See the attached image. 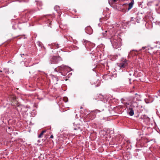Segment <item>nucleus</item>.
<instances>
[{"instance_id": "1", "label": "nucleus", "mask_w": 160, "mask_h": 160, "mask_svg": "<svg viewBox=\"0 0 160 160\" xmlns=\"http://www.w3.org/2000/svg\"><path fill=\"white\" fill-rule=\"evenodd\" d=\"M128 61L125 59L121 63H118V65L120 69H123L127 68L128 67Z\"/></svg>"}, {"instance_id": "2", "label": "nucleus", "mask_w": 160, "mask_h": 160, "mask_svg": "<svg viewBox=\"0 0 160 160\" xmlns=\"http://www.w3.org/2000/svg\"><path fill=\"white\" fill-rule=\"evenodd\" d=\"M60 57L57 56H53L51 58L50 61V63L52 64H56L58 63L60 60Z\"/></svg>"}, {"instance_id": "3", "label": "nucleus", "mask_w": 160, "mask_h": 160, "mask_svg": "<svg viewBox=\"0 0 160 160\" xmlns=\"http://www.w3.org/2000/svg\"><path fill=\"white\" fill-rule=\"evenodd\" d=\"M61 70H62V72H65L63 73V74H62L63 75H65L67 73V72H69V71L70 70V68L66 66L62 65L61 66Z\"/></svg>"}, {"instance_id": "4", "label": "nucleus", "mask_w": 160, "mask_h": 160, "mask_svg": "<svg viewBox=\"0 0 160 160\" xmlns=\"http://www.w3.org/2000/svg\"><path fill=\"white\" fill-rule=\"evenodd\" d=\"M130 107L132 108H135L138 107V104L135 101H134V99L132 100V104L130 105Z\"/></svg>"}, {"instance_id": "5", "label": "nucleus", "mask_w": 160, "mask_h": 160, "mask_svg": "<svg viewBox=\"0 0 160 160\" xmlns=\"http://www.w3.org/2000/svg\"><path fill=\"white\" fill-rule=\"evenodd\" d=\"M141 97L140 95H138L137 93H136L135 95L132 100L134 99V101H135V99H136L137 101H141Z\"/></svg>"}, {"instance_id": "6", "label": "nucleus", "mask_w": 160, "mask_h": 160, "mask_svg": "<svg viewBox=\"0 0 160 160\" xmlns=\"http://www.w3.org/2000/svg\"><path fill=\"white\" fill-rule=\"evenodd\" d=\"M86 117L87 118H88L90 120H92L95 118V116L93 114L90 113L89 114H88L86 116Z\"/></svg>"}, {"instance_id": "7", "label": "nucleus", "mask_w": 160, "mask_h": 160, "mask_svg": "<svg viewBox=\"0 0 160 160\" xmlns=\"http://www.w3.org/2000/svg\"><path fill=\"white\" fill-rule=\"evenodd\" d=\"M134 3V1L133 0H132L131 2L130 3L128 4L129 7L128 9V10H129L131 9L132 7L133 6Z\"/></svg>"}, {"instance_id": "8", "label": "nucleus", "mask_w": 160, "mask_h": 160, "mask_svg": "<svg viewBox=\"0 0 160 160\" xmlns=\"http://www.w3.org/2000/svg\"><path fill=\"white\" fill-rule=\"evenodd\" d=\"M129 110H130V112H129V114L131 116H132L134 115V111L133 110V108H129Z\"/></svg>"}, {"instance_id": "9", "label": "nucleus", "mask_w": 160, "mask_h": 160, "mask_svg": "<svg viewBox=\"0 0 160 160\" xmlns=\"http://www.w3.org/2000/svg\"><path fill=\"white\" fill-rule=\"evenodd\" d=\"M52 48H59V45L56 43H53L52 44Z\"/></svg>"}, {"instance_id": "10", "label": "nucleus", "mask_w": 160, "mask_h": 160, "mask_svg": "<svg viewBox=\"0 0 160 160\" xmlns=\"http://www.w3.org/2000/svg\"><path fill=\"white\" fill-rule=\"evenodd\" d=\"M45 132H46L45 131H42V132H41V133H40V135L38 136V138H41V137L43 135V133Z\"/></svg>"}, {"instance_id": "11", "label": "nucleus", "mask_w": 160, "mask_h": 160, "mask_svg": "<svg viewBox=\"0 0 160 160\" xmlns=\"http://www.w3.org/2000/svg\"><path fill=\"white\" fill-rule=\"evenodd\" d=\"M87 29H90L91 30V31L90 32V33H91L92 32V30L90 26H88L86 28V31Z\"/></svg>"}, {"instance_id": "12", "label": "nucleus", "mask_w": 160, "mask_h": 160, "mask_svg": "<svg viewBox=\"0 0 160 160\" xmlns=\"http://www.w3.org/2000/svg\"><path fill=\"white\" fill-rule=\"evenodd\" d=\"M63 100L66 102L68 101V98L67 97H65L63 98Z\"/></svg>"}, {"instance_id": "13", "label": "nucleus", "mask_w": 160, "mask_h": 160, "mask_svg": "<svg viewBox=\"0 0 160 160\" xmlns=\"http://www.w3.org/2000/svg\"><path fill=\"white\" fill-rule=\"evenodd\" d=\"M80 129L81 131H82L80 129V127H78V128H75L74 129V130H77L78 129Z\"/></svg>"}, {"instance_id": "14", "label": "nucleus", "mask_w": 160, "mask_h": 160, "mask_svg": "<svg viewBox=\"0 0 160 160\" xmlns=\"http://www.w3.org/2000/svg\"><path fill=\"white\" fill-rule=\"evenodd\" d=\"M50 138H53V136L52 135H51L50 136Z\"/></svg>"}, {"instance_id": "15", "label": "nucleus", "mask_w": 160, "mask_h": 160, "mask_svg": "<svg viewBox=\"0 0 160 160\" xmlns=\"http://www.w3.org/2000/svg\"><path fill=\"white\" fill-rule=\"evenodd\" d=\"M113 2H115L117 1V0H112Z\"/></svg>"}, {"instance_id": "16", "label": "nucleus", "mask_w": 160, "mask_h": 160, "mask_svg": "<svg viewBox=\"0 0 160 160\" xmlns=\"http://www.w3.org/2000/svg\"><path fill=\"white\" fill-rule=\"evenodd\" d=\"M143 118H146V116L145 115L143 116Z\"/></svg>"}, {"instance_id": "17", "label": "nucleus", "mask_w": 160, "mask_h": 160, "mask_svg": "<svg viewBox=\"0 0 160 160\" xmlns=\"http://www.w3.org/2000/svg\"><path fill=\"white\" fill-rule=\"evenodd\" d=\"M158 95H159V96H160V93H159V92H158Z\"/></svg>"}, {"instance_id": "18", "label": "nucleus", "mask_w": 160, "mask_h": 160, "mask_svg": "<svg viewBox=\"0 0 160 160\" xmlns=\"http://www.w3.org/2000/svg\"><path fill=\"white\" fill-rule=\"evenodd\" d=\"M103 36L104 37H106V35L105 34H103Z\"/></svg>"}, {"instance_id": "19", "label": "nucleus", "mask_w": 160, "mask_h": 160, "mask_svg": "<svg viewBox=\"0 0 160 160\" xmlns=\"http://www.w3.org/2000/svg\"><path fill=\"white\" fill-rule=\"evenodd\" d=\"M59 8V7L58 6H56L55 7V8Z\"/></svg>"}, {"instance_id": "20", "label": "nucleus", "mask_w": 160, "mask_h": 160, "mask_svg": "<svg viewBox=\"0 0 160 160\" xmlns=\"http://www.w3.org/2000/svg\"><path fill=\"white\" fill-rule=\"evenodd\" d=\"M145 48L144 47H142V49H144Z\"/></svg>"}, {"instance_id": "21", "label": "nucleus", "mask_w": 160, "mask_h": 160, "mask_svg": "<svg viewBox=\"0 0 160 160\" xmlns=\"http://www.w3.org/2000/svg\"><path fill=\"white\" fill-rule=\"evenodd\" d=\"M156 6H158V4H156Z\"/></svg>"}, {"instance_id": "22", "label": "nucleus", "mask_w": 160, "mask_h": 160, "mask_svg": "<svg viewBox=\"0 0 160 160\" xmlns=\"http://www.w3.org/2000/svg\"><path fill=\"white\" fill-rule=\"evenodd\" d=\"M22 55H24V54H22ZM21 55L22 56V54H21Z\"/></svg>"}, {"instance_id": "23", "label": "nucleus", "mask_w": 160, "mask_h": 160, "mask_svg": "<svg viewBox=\"0 0 160 160\" xmlns=\"http://www.w3.org/2000/svg\"><path fill=\"white\" fill-rule=\"evenodd\" d=\"M105 32H107V31H105Z\"/></svg>"}, {"instance_id": "24", "label": "nucleus", "mask_w": 160, "mask_h": 160, "mask_svg": "<svg viewBox=\"0 0 160 160\" xmlns=\"http://www.w3.org/2000/svg\"><path fill=\"white\" fill-rule=\"evenodd\" d=\"M0 72H2V71H0Z\"/></svg>"}, {"instance_id": "25", "label": "nucleus", "mask_w": 160, "mask_h": 160, "mask_svg": "<svg viewBox=\"0 0 160 160\" xmlns=\"http://www.w3.org/2000/svg\"><path fill=\"white\" fill-rule=\"evenodd\" d=\"M82 107H81V108L82 109Z\"/></svg>"}, {"instance_id": "26", "label": "nucleus", "mask_w": 160, "mask_h": 160, "mask_svg": "<svg viewBox=\"0 0 160 160\" xmlns=\"http://www.w3.org/2000/svg\"><path fill=\"white\" fill-rule=\"evenodd\" d=\"M159 93H160V90H159Z\"/></svg>"}]
</instances>
